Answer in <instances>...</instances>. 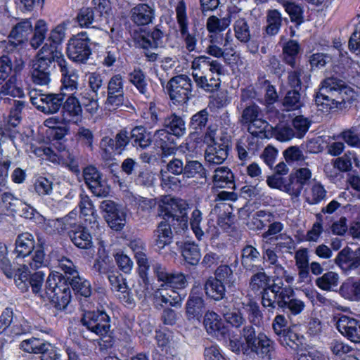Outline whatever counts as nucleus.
<instances>
[{
	"label": "nucleus",
	"instance_id": "e433bc0d",
	"mask_svg": "<svg viewBox=\"0 0 360 360\" xmlns=\"http://www.w3.org/2000/svg\"><path fill=\"white\" fill-rule=\"evenodd\" d=\"M193 80L197 87L208 93L218 90L221 83L219 77L212 76L210 74L204 75L195 74Z\"/></svg>",
	"mask_w": 360,
	"mask_h": 360
},
{
	"label": "nucleus",
	"instance_id": "a19ab883",
	"mask_svg": "<svg viewBox=\"0 0 360 360\" xmlns=\"http://www.w3.org/2000/svg\"><path fill=\"white\" fill-rule=\"evenodd\" d=\"M108 278L110 283L112 290L122 293L123 298L126 300V302L131 304V300L129 297L128 288L122 275L118 272L110 271L108 274Z\"/></svg>",
	"mask_w": 360,
	"mask_h": 360
},
{
	"label": "nucleus",
	"instance_id": "052dcab7",
	"mask_svg": "<svg viewBox=\"0 0 360 360\" xmlns=\"http://www.w3.org/2000/svg\"><path fill=\"white\" fill-rule=\"evenodd\" d=\"M327 191L320 183H314L307 196V202L311 205H316L325 200Z\"/></svg>",
	"mask_w": 360,
	"mask_h": 360
},
{
	"label": "nucleus",
	"instance_id": "7c9ffc66",
	"mask_svg": "<svg viewBox=\"0 0 360 360\" xmlns=\"http://www.w3.org/2000/svg\"><path fill=\"white\" fill-rule=\"evenodd\" d=\"M34 248V240L32 234L26 232L20 234L15 240V252L18 257L25 258Z\"/></svg>",
	"mask_w": 360,
	"mask_h": 360
},
{
	"label": "nucleus",
	"instance_id": "ea45409f",
	"mask_svg": "<svg viewBox=\"0 0 360 360\" xmlns=\"http://www.w3.org/2000/svg\"><path fill=\"white\" fill-rule=\"evenodd\" d=\"M163 126L170 134L176 136H182L186 131L185 122L176 114H171L164 120Z\"/></svg>",
	"mask_w": 360,
	"mask_h": 360
},
{
	"label": "nucleus",
	"instance_id": "f704fd0d",
	"mask_svg": "<svg viewBox=\"0 0 360 360\" xmlns=\"http://www.w3.org/2000/svg\"><path fill=\"white\" fill-rule=\"evenodd\" d=\"M262 294V304L264 307L268 308L269 311L273 310L278 305L279 307L285 305V299L281 297L280 293L276 292L271 288L268 286L260 292Z\"/></svg>",
	"mask_w": 360,
	"mask_h": 360
},
{
	"label": "nucleus",
	"instance_id": "b1692460",
	"mask_svg": "<svg viewBox=\"0 0 360 360\" xmlns=\"http://www.w3.org/2000/svg\"><path fill=\"white\" fill-rule=\"evenodd\" d=\"M55 65H46L33 60L31 75L32 82L39 85H46L51 81V72Z\"/></svg>",
	"mask_w": 360,
	"mask_h": 360
},
{
	"label": "nucleus",
	"instance_id": "9b49d317",
	"mask_svg": "<svg viewBox=\"0 0 360 360\" xmlns=\"http://www.w3.org/2000/svg\"><path fill=\"white\" fill-rule=\"evenodd\" d=\"M335 263L347 275L355 273L360 276V248L356 250L347 246L340 250Z\"/></svg>",
	"mask_w": 360,
	"mask_h": 360
},
{
	"label": "nucleus",
	"instance_id": "c03bdc74",
	"mask_svg": "<svg viewBox=\"0 0 360 360\" xmlns=\"http://www.w3.org/2000/svg\"><path fill=\"white\" fill-rule=\"evenodd\" d=\"M41 297L44 300H49L57 309L62 310L68 306L70 301V290L63 291L58 294L53 291L44 292V294H41Z\"/></svg>",
	"mask_w": 360,
	"mask_h": 360
},
{
	"label": "nucleus",
	"instance_id": "cd10ccee",
	"mask_svg": "<svg viewBox=\"0 0 360 360\" xmlns=\"http://www.w3.org/2000/svg\"><path fill=\"white\" fill-rule=\"evenodd\" d=\"M153 237L155 245L160 250L170 244L172 240L171 224L167 221L162 220L160 221L157 229L154 231Z\"/></svg>",
	"mask_w": 360,
	"mask_h": 360
},
{
	"label": "nucleus",
	"instance_id": "7ed1b4c3",
	"mask_svg": "<svg viewBox=\"0 0 360 360\" xmlns=\"http://www.w3.org/2000/svg\"><path fill=\"white\" fill-rule=\"evenodd\" d=\"M33 32L31 18L19 19L12 27L8 36V41H5V50L8 53L18 51L27 41L29 36Z\"/></svg>",
	"mask_w": 360,
	"mask_h": 360
},
{
	"label": "nucleus",
	"instance_id": "20e7f679",
	"mask_svg": "<svg viewBox=\"0 0 360 360\" xmlns=\"http://www.w3.org/2000/svg\"><path fill=\"white\" fill-rule=\"evenodd\" d=\"M30 101L39 110L45 114H53L61 108L65 100V93L43 94L41 91L30 92Z\"/></svg>",
	"mask_w": 360,
	"mask_h": 360
},
{
	"label": "nucleus",
	"instance_id": "a18cd8bd",
	"mask_svg": "<svg viewBox=\"0 0 360 360\" xmlns=\"http://www.w3.org/2000/svg\"><path fill=\"white\" fill-rule=\"evenodd\" d=\"M300 51V45L297 41L290 40L283 46V61L295 68L296 60Z\"/></svg>",
	"mask_w": 360,
	"mask_h": 360
},
{
	"label": "nucleus",
	"instance_id": "0e129e2a",
	"mask_svg": "<svg viewBox=\"0 0 360 360\" xmlns=\"http://www.w3.org/2000/svg\"><path fill=\"white\" fill-rule=\"evenodd\" d=\"M268 126L269 124L266 121L259 117H257L246 127H248V131L250 134L263 138L265 136Z\"/></svg>",
	"mask_w": 360,
	"mask_h": 360
},
{
	"label": "nucleus",
	"instance_id": "4d7b16f0",
	"mask_svg": "<svg viewBox=\"0 0 360 360\" xmlns=\"http://www.w3.org/2000/svg\"><path fill=\"white\" fill-rule=\"evenodd\" d=\"M231 20L229 17L219 18L215 15L210 16L206 22V27L209 32H221L230 25Z\"/></svg>",
	"mask_w": 360,
	"mask_h": 360
},
{
	"label": "nucleus",
	"instance_id": "393cba45",
	"mask_svg": "<svg viewBox=\"0 0 360 360\" xmlns=\"http://www.w3.org/2000/svg\"><path fill=\"white\" fill-rule=\"evenodd\" d=\"M71 241L79 248L88 249L92 245V237L88 230L81 225H75L68 231Z\"/></svg>",
	"mask_w": 360,
	"mask_h": 360
},
{
	"label": "nucleus",
	"instance_id": "c85d7f7f",
	"mask_svg": "<svg viewBox=\"0 0 360 360\" xmlns=\"http://www.w3.org/2000/svg\"><path fill=\"white\" fill-rule=\"evenodd\" d=\"M153 136L143 126H136L131 131L132 145L137 149L145 150L153 142Z\"/></svg>",
	"mask_w": 360,
	"mask_h": 360
},
{
	"label": "nucleus",
	"instance_id": "13d9d810",
	"mask_svg": "<svg viewBox=\"0 0 360 360\" xmlns=\"http://www.w3.org/2000/svg\"><path fill=\"white\" fill-rule=\"evenodd\" d=\"M104 218L111 229L120 231L126 224V214L121 209L112 214H104Z\"/></svg>",
	"mask_w": 360,
	"mask_h": 360
},
{
	"label": "nucleus",
	"instance_id": "473e14b6",
	"mask_svg": "<svg viewBox=\"0 0 360 360\" xmlns=\"http://www.w3.org/2000/svg\"><path fill=\"white\" fill-rule=\"evenodd\" d=\"M129 82L133 84L138 91L146 98L150 97L148 88L146 74L140 68H135L129 73Z\"/></svg>",
	"mask_w": 360,
	"mask_h": 360
},
{
	"label": "nucleus",
	"instance_id": "bb28decb",
	"mask_svg": "<svg viewBox=\"0 0 360 360\" xmlns=\"http://www.w3.org/2000/svg\"><path fill=\"white\" fill-rule=\"evenodd\" d=\"M213 186L215 188H235L234 176L228 167H219L214 171Z\"/></svg>",
	"mask_w": 360,
	"mask_h": 360
},
{
	"label": "nucleus",
	"instance_id": "680f3d73",
	"mask_svg": "<svg viewBox=\"0 0 360 360\" xmlns=\"http://www.w3.org/2000/svg\"><path fill=\"white\" fill-rule=\"evenodd\" d=\"M352 160H356V155L348 151L333 160V167L341 172H349L352 168Z\"/></svg>",
	"mask_w": 360,
	"mask_h": 360
},
{
	"label": "nucleus",
	"instance_id": "5701e85b",
	"mask_svg": "<svg viewBox=\"0 0 360 360\" xmlns=\"http://www.w3.org/2000/svg\"><path fill=\"white\" fill-rule=\"evenodd\" d=\"M60 70L62 74V86L60 87L62 93L73 95L78 89V75L77 72L68 66V62L64 64V68L60 67Z\"/></svg>",
	"mask_w": 360,
	"mask_h": 360
},
{
	"label": "nucleus",
	"instance_id": "6ab92c4d",
	"mask_svg": "<svg viewBox=\"0 0 360 360\" xmlns=\"http://www.w3.org/2000/svg\"><path fill=\"white\" fill-rule=\"evenodd\" d=\"M259 358L271 359L275 353V343L266 334L259 333L255 342L249 348Z\"/></svg>",
	"mask_w": 360,
	"mask_h": 360
},
{
	"label": "nucleus",
	"instance_id": "0eeeda50",
	"mask_svg": "<svg viewBox=\"0 0 360 360\" xmlns=\"http://www.w3.org/2000/svg\"><path fill=\"white\" fill-rule=\"evenodd\" d=\"M167 89L170 98L178 103H186L192 96L193 84L186 75L173 77L167 83Z\"/></svg>",
	"mask_w": 360,
	"mask_h": 360
},
{
	"label": "nucleus",
	"instance_id": "423d86ee",
	"mask_svg": "<svg viewBox=\"0 0 360 360\" xmlns=\"http://www.w3.org/2000/svg\"><path fill=\"white\" fill-rule=\"evenodd\" d=\"M67 54L70 59L84 63L91 54L89 39L86 32H82L70 39L67 46Z\"/></svg>",
	"mask_w": 360,
	"mask_h": 360
},
{
	"label": "nucleus",
	"instance_id": "1a4fd4ad",
	"mask_svg": "<svg viewBox=\"0 0 360 360\" xmlns=\"http://www.w3.org/2000/svg\"><path fill=\"white\" fill-rule=\"evenodd\" d=\"M107 98L105 105L109 110H116L124 105V80L121 75H113L107 82Z\"/></svg>",
	"mask_w": 360,
	"mask_h": 360
},
{
	"label": "nucleus",
	"instance_id": "6e6d98bb",
	"mask_svg": "<svg viewBox=\"0 0 360 360\" xmlns=\"http://www.w3.org/2000/svg\"><path fill=\"white\" fill-rule=\"evenodd\" d=\"M3 207L11 213H16L23 205V202L11 192H4L1 195Z\"/></svg>",
	"mask_w": 360,
	"mask_h": 360
},
{
	"label": "nucleus",
	"instance_id": "49530a36",
	"mask_svg": "<svg viewBox=\"0 0 360 360\" xmlns=\"http://www.w3.org/2000/svg\"><path fill=\"white\" fill-rule=\"evenodd\" d=\"M181 254L184 260L191 265L198 264L201 258L200 248L195 243H184Z\"/></svg>",
	"mask_w": 360,
	"mask_h": 360
},
{
	"label": "nucleus",
	"instance_id": "a878e982",
	"mask_svg": "<svg viewBox=\"0 0 360 360\" xmlns=\"http://www.w3.org/2000/svg\"><path fill=\"white\" fill-rule=\"evenodd\" d=\"M260 253L258 250L251 245H245L241 250L240 262L243 269L250 272H255L261 266H257L255 262L259 260Z\"/></svg>",
	"mask_w": 360,
	"mask_h": 360
},
{
	"label": "nucleus",
	"instance_id": "c9c22d12",
	"mask_svg": "<svg viewBox=\"0 0 360 360\" xmlns=\"http://www.w3.org/2000/svg\"><path fill=\"white\" fill-rule=\"evenodd\" d=\"M204 325L207 332L211 335L218 336L219 334L222 335L225 333L221 320L215 312L208 311L205 314Z\"/></svg>",
	"mask_w": 360,
	"mask_h": 360
},
{
	"label": "nucleus",
	"instance_id": "4468645a",
	"mask_svg": "<svg viewBox=\"0 0 360 360\" xmlns=\"http://www.w3.org/2000/svg\"><path fill=\"white\" fill-rule=\"evenodd\" d=\"M192 77L209 74H217V76L222 75L223 66L217 60H212L206 56H200L194 58L191 63Z\"/></svg>",
	"mask_w": 360,
	"mask_h": 360
},
{
	"label": "nucleus",
	"instance_id": "a211bd4d",
	"mask_svg": "<svg viewBox=\"0 0 360 360\" xmlns=\"http://www.w3.org/2000/svg\"><path fill=\"white\" fill-rule=\"evenodd\" d=\"M259 136L250 134L240 139L236 144L238 158L242 161L250 160L260 148Z\"/></svg>",
	"mask_w": 360,
	"mask_h": 360
},
{
	"label": "nucleus",
	"instance_id": "c756f323",
	"mask_svg": "<svg viewBox=\"0 0 360 360\" xmlns=\"http://www.w3.org/2000/svg\"><path fill=\"white\" fill-rule=\"evenodd\" d=\"M68 280L64 278L62 274L59 273H52L48 276L44 292H49L53 291L57 294L62 292L63 291H69L70 284L68 283Z\"/></svg>",
	"mask_w": 360,
	"mask_h": 360
},
{
	"label": "nucleus",
	"instance_id": "ddd939ff",
	"mask_svg": "<svg viewBox=\"0 0 360 360\" xmlns=\"http://www.w3.org/2000/svg\"><path fill=\"white\" fill-rule=\"evenodd\" d=\"M176 14L179 32L184 39L186 48L188 51H193L195 49L197 40L194 35L188 32L186 8L184 1H181L178 3L176 8Z\"/></svg>",
	"mask_w": 360,
	"mask_h": 360
},
{
	"label": "nucleus",
	"instance_id": "f8f14e48",
	"mask_svg": "<svg viewBox=\"0 0 360 360\" xmlns=\"http://www.w3.org/2000/svg\"><path fill=\"white\" fill-rule=\"evenodd\" d=\"M153 271L158 280L163 283L162 286L183 289L187 285L186 276L181 272H167L165 268L159 264L153 265Z\"/></svg>",
	"mask_w": 360,
	"mask_h": 360
},
{
	"label": "nucleus",
	"instance_id": "8fccbe9b",
	"mask_svg": "<svg viewBox=\"0 0 360 360\" xmlns=\"http://www.w3.org/2000/svg\"><path fill=\"white\" fill-rule=\"evenodd\" d=\"M184 170V176L187 178L199 176L205 181L206 170L201 162L198 160H191L186 158Z\"/></svg>",
	"mask_w": 360,
	"mask_h": 360
},
{
	"label": "nucleus",
	"instance_id": "f257e3e1",
	"mask_svg": "<svg viewBox=\"0 0 360 360\" xmlns=\"http://www.w3.org/2000/svg\"><path fill=\"white\" fill-rule=\"evenodd\" d=\"M346 89L345 82L334 76L325 79L315 97L319 110L328 112L341 108L342 104L345 103Z\"/></svg>",
	"mask_w": 360,
	"mask_h": 360
},
{
	"label": "nucleus",
	"instance_id": "5fc2aeb1",
	"mask_svg": "<svg viewBox=\"0 0 360 360\" xmlns=\"http://www.w3.org/2000/svg\"><path fill=\"white\" fill-rule=\"evenodd\" d=\"M266 34L270 36L276 35L281 26L282 18L281 13L277 10L269 11L266 16Z\"/></svg>",
	"mask_w": 360,
	"mask_h": 360
},
{
	"label": "nucleus",
	"instance_id": "aec40b11",
	"mask_svg": "<svg viewBox=\"0 0 360 360\" xmlns=\"http://www.w3.org/2000/svg\"><path fill=\"white\" fill-rule=\"evenodd\" d=\"M252 92L249 89H243L240 95V108H243L240 115L238 118V122L242 126H247L252 121H254L257 117L260 115V108L256 104H250L249 105L243 106V103L252 97Z\"/></svg>",
	"mask_w": 360,
	"mask_h": 360
},
{
	"label": "nucleus",
	"instance_id": "4c0bfd02",
	"mask_svg": "<svg viewBox=\"0 0 360 360\" xmlns=\"http://www.w3.org/2000/svg\"><path fill=\"white\" fill-rule=\"evenodd\" d=\"M64 117L77 120L82 115V108L78 98L73 95L69 96L62 105Z\"/></svg>",
	"mask_w": 360,
	"mask_h": 360
},
{
	"label": "nucleus",
	"instance_id": "e2e57ef3",
	"mask_svg": "<svg viewBox=\"0 0 360 360\" xmlns=\"http://www.w3.org/2000/svg\"><path fill=\"white\" fill-rule=\"evenodd\" d=\"M46 342L43 340L32 338L22 341L20 344V348L25 352L39 354Z\"/></svg>",
	"mask_w": 360,
	"mask_h": 360
},
{
	"label": "nucleus",
	"instance_id": "f3484780",
	"mask_svg": "<svg viewBox=\"0 0 360 360\" xmlns=\"http://www.w3.org/2000/svg\"><path fill=\"white\" fill-rule=\"evenodd\" d=\"M229 144L223 141L208 145L205 152V159L209 167L222 164L229 155Z\"/></svg>",
	"mask_w": 360,
	"mask_h": 360
},
{
	"label": "nucleus",
	"instance_id": "69168bd1",
	"mask_svg": "<svg viewBox=\"0 0 360 360\" xmlns=\"http://www.w3.org/2000/svg\"><path fill=\"white\" fill-rule=\"evenodd\" d=\"M311 121L303 115L296 116L292 120L293 129L297 135V138H302L309 129Z\"/></svg>",
	"mask_w": 360,
	"mask_h": 360
},
{
	"label": "nucleus",
	"instance_id": "6e6552de",
	"mask_svg": "<svg viewBox=\"0 0 360 360\" xmlns=\"http://www.w3.org/2000/svg\"><path fill=\"white\" fill-rule=\"evenodd\" d=\"M159 208L160 214L163 217V221H167L169 223L170 219L185 223L188 221L187 210L188 209V204L184 200L169 198L167 202L163 201Z\"/></svg>",
	"mask_w": 360,
	"mask_h": 360
},
{
	"label": "nucleus",
	"instance_id": "2f4dec72",
	"mask_svg": "<svg viewBox=\"0 0 360 360\" xmlns=\"http://www.w3.org/2000/svg\"><path fill=\"white\" fill-rule=\"evenodd\" d=\"M205 309L204 300L201 297L191 295L186 304V315L188 320L199 319Z\"/></svg>",
	"mask_w": 360,
	"mask_h": 360
},
{
	"label": "nucleus",
	"instance_id": "bf43d9fd",
	"mask_svg": "<svg viewBox=\"0 0 360 360\" xmlns=\"http://www.w3.org/2000/svg\"><path fill=\"white\" fill-rule=\"evenodd\" d=\"M164 37V33L158 28L154 29L151 32L150 39L142 37L139 41V46L141 48L150 47L152 49H157L159 46H162L163 44L162 39Z\"/></svg>",
	"mask_w": 360,
	"mask_h": 360
},
{
	"label": "nucleus",
	"instance_id": "603ef678",
	"mask_svg": "<svg viewBox=\"0 0 360 360\" xmlns=\"http://www.w3.org/2000/svg\"><path fill=\"white\" fill-rule=\"evenodd\" d=\"M72 288L77 293L88 297L91 294V287L89 281L79 276V274L68 281Z\"/></svg>",
	"mask_w": 360,
	"mask_h": 360
},
{
	"label": "nucleus",
	"instance_id": "72a5a7b5",
	"mask_svg": "<svg viewBox=\"0 0 360 360\" xmlns=\"http://www.w3.org/2000/svg\"><path fill=\"white\" fill-rule=\"evenodd\" d=\"M204 290L207 297L219 301L225 296L226 289L224 284L210 276L204 284Z\"/></svg>",
	"mask_w": 360,
	"mask_h": 360
},
{
	"label": "nucleus",
	"instance_id": "37998d69",
	"mask_svg": "<svg viewBox=\"0 0 360 360\" xmlns=\"http://www.w3.org/2000/svg\"><path fill=\"white\" fill-rule=\"evenodd\" d=\"M270 278L264 272V268H259L257 272L251 276L249 282V288L254 292H262L264 288L269 286Z\"/></svg>",
	"mask_w": 360,
	"mask_h": 360
},
{
	"label": "nucleus",
	"instance_id": "58836bf2",
	"mask_svg": "<svg viewBox=\"0 0 360 360\" xmlns=\"http://www.w3.org/2000/svg\"><path fill=\"white\" fill-rule=\"evenodd\" d=\"M77 20L82 27H89L91 25L94 27L96 26L94 24H98L101 18V15H98L94 8L86 7L79 10Z\"/></svg>",
	"mask_w": 360,
	"mask_h": 360
},
{
	"label": "nucleus",
	"instance_id": "79ce46f5",
	"mask_svg": "<svg viewBox=\"0 0 360 360\" xmlns=\"http://www.w3.org/2000/svg\"><path fill=\"white\" fill-rule=\"evenodd\" d=\"M87 86L91 92L96 96H98V92L101 91L105 95V78L98 72H89L86 75Z\"/></svg>",
	"mask_w": 360,
	"mask_h": 360
},
{
	"label": "nucleus",
	"instance_id": "3c124183",
	"mask_svg": "<svg viewBox=\"0 0 360 360\" xmlns=\"http://www.w3.org/2000/svg\"><path fill=\"white\" fill-rule=\"evenodd\" d=\"M339 276L333 271H328L316 278V285L321 290L330 291L338 285Z\"/></svg>",
	"mask_w": 360,
	"mask_h": 360
},
{
	"label": "nucleus",
	"instance_id": "dca6fc26",
	"mask_svg": "<svg viewBox=\"0 0 360 360\" xmlns=\"http://www.w3.org/2000/svg\"><path fill=\"white\" fill-rule=\"evenodd\" d=\"M336 327L338 331L348 340L352 342H360V321L342 315L340 316L337 323Z\"/></svg>",
	"mask_w": 360,
	"mask_h": 360
},
{
	"label": "nucleus",
	"instance_id": "2eb2a0df",
	"mask_svg": "<svg viewBox=\"0 0 360 360\" xmlns=\"http://www.w3.org/2000/svg\"><path fill=\"white\" fill-rule=\"evenodd\" d=\"M35 60L46 65H55L56 63L59 68H63L64 64L67 63L60 47L49 42H46L39 51Z\"/></svg>",
	"mask_w": 360,
	"mask_h": 360
},
{
	"label": "nucleus",
	"instance_id": "338daca9",
	"mask_svg": "<svg viewBox=\"0 0 360 360\" xmlns=\"http://www.w3.org/2000/svg\"><path fill=\"white\" fill-rule=\"evenodd\" d=\"M209 112L203 109L193 115L191 118L190 127L195 131H202L208 122Z\"/></svg>",
	"mask_w": 360,
	"mask_h": 360
},
{
	"label": "nucleus",
	"instance_id": "4be33fe9",
	"mask_svg": "<svg viewBox=\"0 0 360 360\" xmlns=\"http://www.w3.org/2000/svg\"><path fill=\"white\" fill-rule=\"evenodd\" d=\"M131 20L139 26L152 22L155 17V10L147 4H139L130 10Z\"/></svg>",
	"mask_w": 360,
	"mask_h": 360
},
{
	"label": "nucleus",
	"instance_id": "412c9836",
	"mask_svg": "<svg viewBox=\"0 0 360 360\" xmlns=\"http://www.w3.org/2000/svg\"><path fill=\"white\" fill-rule=\"evenodd\" d=\"M153 142L162 150V158H166L175 152L176 146L172 134L166 129L156 130L153 135Z\"/></svg>",
	"mask_w": 360,
	"mask_h": 360
},
{
	"label": "nucleus",
	"instance_id": "9d476101",
	"mask_svg": "<svg viewBox=\"0 0 360 360\" xmlns=\"http://www.w3.org/2000/svg\"><path fill=\"white\" fill-rule=\"evenodd\" d=\"M85 184L92 193L100 198L106 197L110 193V187L103 174L94 166L89 165L83 169Z\"/></svg>",
	"mask_w": 360,
	"mask_h": 360
},
{
	"label": "nucleus",
	"instance_id": "09e8293b",
	"mask_svg": "<svg viewBox=\"0 0 360 360\" xmlns=\"http://www.w3.org/2000/svg\"><path fill=\"white\" fill-rule=\"evenodd\" d=\"M47 32L46 22L44 20H38L33 27V36L30 39L31 46L35 49L39 48L44 41Z\"/></svg>",
	"mask_w": 360,
	"mask_h": 360
},
{
	"label": "nucleus",
	"instance_id": "39448f33",
	"mask_svg": "<svg viewBox=\"0 0 360 360\" xmlns=\"http://www.w3.org/2000/svg\"><path fill=\"white\" fill-rule=\"evenodd\" d=\"M45 266V254L41 249L36 250L32 255L25 257L24 263L19 264L18 278H15V283L22 291L27 290V281L30 274V269L35 270Z\"/></svg>",
	"mask_w": 360,
	"mask_h": 360
},
{
	"label": "nucleus",
	"instance_id": "864d4df0",
	"mask_svg": "<svg viewBox=\"0 0 360 360\" xmlns=\"http://www.w3.org/2000/svg\"><path fill=\"white\" fill-rule=\"evenodd\" d=\"M236 38L241 42L247 43L250 41L251 34L247 20L243 18L236 20L233 25Z\"/></svg>",
	"mask_w": 360,
	"mask_h": 360
},
{
	"label": "nucleus",
	"instance_id": "de8ad7c7",
	"mask_svg": "<svg viewBox=\"0 0 360 360\" xmlns=\"http://www.w3.org/2000/svg\"><path fill=\"white\" fill-rule=\"evenodd\" d=\"M303 105V98H302L298 89H292L287 92L283 101V106L285 110H296Z\"/></svg>",
	"mask_w": 360,
	"mask_h": 360
},
{
	"label": "nucleus",
	"instance_id": "774afa93",
	"mask_svg": "<svg viewBox=\"0 0 360 360\" xmlns=\"http://www.w3.org/2000/svg\"><path fill=\"white\" fill-rule=\"evenodd\" d=\"M307 75L302 68H296L294 70L288 72V85L292 89H301L302 79L304 80Z\"/></svg>",
	"mask_w": 360,
	"mask_h": 360
},
{
	"label": "nucleus",
	"instance_id": "f03ea898",
	"mask_svg": "<svg viewBox=\"0 0 360 360\" xmlns=\"http://www.w3.org/2000/svg\"><path fill=\"white\" fill-rule=\"evenodd\" d=\"M81 321L88 330L100 338L98 345L101 349H107L112 346L114 338L111 335L110 317L105 312L86 311Z\"/></svg>",
	"mask_w": 360,
	"mask_h": 360
}]
</instances>
